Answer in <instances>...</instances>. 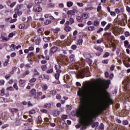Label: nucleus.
I'll return each mask as SVG.
<instances>
[{"instance_id": "37998d69", "label": "nucleus", "mask_w": 130, "mask_h": 130, "mask_svg": "<svg viewBox=\"0 0 130 130\" xmlns=\"http://www.w3.org/2000/svg\"><path fill=\"white\" fill-rule=\"evenodd\" d=\"M21 125V121L19 119L16 120L15 122V125Z\"/></svg>"}, {"instance_id": "bf43d9fd", "label": "nucleus", "mask_w": 130, "mask_h": 130, "mask_svg": "<svg viewBox=\"0 0 130 130\" xmlns=\"http://www.w3.org/2000/svg\"><path fill=\"white\" fill-rule=\"evenodd\" d=\"M59 111H54L53 115L54 116H57V115H58V113H59Z\"/></svg>"}, {"instance_id": "423d86ee", "label": "nucleus", "mask_w": 130, "mask_h": 130, "mask_svg": "<svg viewBox=\"0 0 130 130\" xmlns=\"http://www.w3.org/2000/svg\"><path fill=\"white\" fill-rule=\"evenodd\" d=\"M94 48H95L97 51H98L95 53L96 56H100V55L102 54V52H103V49L99 46H94Z\"/></svg>"}, {"instance_id": "338daca9", "label": "nucleus", "mask_w": 130, "mask_h": 130, "mask_svg": "<svg viewBox=\"0 0 130 130\" xmlns=\"http://www.w3.org/2000/svg\"><path fill=\"white\" fill-rule=\"evenodd\" d=\"M124 35H125V37H128V36H129V35H130L129 32L125 31L124 32Z\"/></svg>"}, {"instance_id": "72a5a7b5", "label": "nucleus", "mask_w": 130, "mask_h": 130, "mask_svg": "<svg viewBox=\"0 0 130 130\" xmlns=\"http://www.w3.org/2000/svg\"><path fill=\"white\" fill-rule=\"evenodd\" d=\"M93 9H94V7L92 6L87 7L85 8V11H91V10H93Z\"/></svg>"}, {"instance_id": "de8ad7c7", "label": "nucleus", "mask_w": 130, "mask_h": 130, "mask_svg": "<svg viewBox=\"0 0 130 130\" xmlns=\"http://www.w3.org/2000/svg\"><path fill=\"white\" fill-rule=\"evenodd\" d=\"M33 55H34V53H33V52H31L28 54L26 57H27V58H28V57H31L33 56Z\"/></svg>"}, {"instance_id": "f03ea898", "label": "nucleus", "mask_w": 130, "mask_h": 130, "mask_svg": "<svg viewBox=\"0 0 130 130\" xmlns=\"http://www.w3.org/2000/svg\"><path fill=\"white\" fill-rule=\"evenodd\" d=\"M78 96L80 97L81 101L80 111H77L76 112V115L77 117L79 118V124L75 125L76 128H80L83 124V116L82 115L81 111H85V109L87 108V103L85 99V95L84 93V90L81 89L78 91L77 93Z\"/></svg>"}, {"instance_id": "e2e57ef3", "label": "nucleus", "mask_w": 130, "mask_h": 130, "mask_svg": "<svg viewBox=\"0 0 130 130\" xmlns=\"http://www.w3.org/2000/svg\"><path fill=\"white\" fill-rule=\"evenodd\" d=\"M71 48L72 49H73V50H76V49H77V45H73L71 46Z\"/></svg>"}, {"instance_id": "a18cd8bd", "label": "nucleus", "mask_w": 130, "mask_h": 130, "mask_svg": "<svg viewBox=\"0 0 130 130\" xmlns=\"http://www.w3.org/2000/svg\"><path fill=\"white\" fill-rule=\"evenodd\" d=\"M42 0H35V3L36 5H39V4H41Z\"/></svg>"}, {"instance_id": "f704fd0d", "label": "nucleus", "mask_w": 130, "mask_h": 130, "mask_svg": "<svg viewBox=\"0 0 130 130\" xmlns=\"http://www.w3.org/2000/svg\"><path fill=\"white\" fill-rule=\"evenodd\" d=\"M34 76H39L40 75V73L37 71V70L35 69L34 71Z\"/></svg>"}, {"instance_id": "f3484780", "label": "nucleus", "mask_w": 130, "mask_h": 130, "mask_svg": "<svg viewBox=\"0 0 130 130\" xmlns=\"http://www.w3.org/2000/svg\"><path fill=\"white\" fill-rule=\"evenodd\" d=\"M29 74H30V71H29V70H27L21 74V77L22 78H24V77H26L27 75H29Z\"/></svg>"}, {"instance_id": "49530a36", "label": "nucleus", "mask_w": 130, "mask_h": 130, "mask_svg": "<svg viewBox=\"0 0 130 130\" xmlns=\"http://www.w3.org/2000/svg\"><path fill=\"white\" fill-rule=\"evenodd\" d=\"M44 31V28H40L38 29V33H42Z\"/></svg>"}, {"instance_id": "ea45409f", "label": "nucleus", "mask_w": 130, "mask_h": 130, "mask_svg": "<svg viewBox=\"0 0 130 130\" xmlns=\"http://www.w3.org/2000/svg\"><path fill=\"white\" fill-rule=\"evenodd\" d=\"M32 7H33V3H30L27 5V8L29 9H31Z\"/></svg>"}, {"instance_id": "7ed1b4c3", "label": "nucleus", "mask_w": 130, "mask_h": 130, "mask_svg": "<svg viewBox=\"0 0 130 130\" xmlns=\"http://www.w3.org/2000/svg\"><path fill=\"white\" fill-rule=\"evenodd\" d=\"M78 7L74 6L73 7L72 10H69L67 12V15L68 17H72V16H75L76 14H78Z\"/></svg>"}, {"instance_id": "864d4df0", "label": "nucleus", "mask_w": 130, "mask_h": 130, "mask_svg": "<svg viewBox=\"0 0 130 130\" xmlns=\"http://www.w3.org/2000/svg\"><path fill=\"white\" fill-rule=\"evenodd\" d=\"M115 68V64H112L111 66L110 70V71H114V69Z\"/></svg>"}, {"instance_id": "6ab92c4d", "label": "nucleus", "mask_w": 130, "mask_h": 130, "mask_svg": "<svg viewBox=\"0 0 130 130\" xmlns=\"http://www.w3.org/2000/svg\"><path fill=\"white\" fill-rule=\"evenodd\" d=\"M14 12H15V13H17L18 16H21V15H22V14H23V12H22L21 11H20L19 10V8H16L14 10Z\"/></svg>"}, {"instance_id": "f8f14e48", "label": "nucleus", "mask_w": 130, "mask_h": 130, "mask_svg": "<svg viewBox=\"0 0 130 130\" xmlns=\"http://www.w3.org/2000/svg\"><path fill=\"white\" fill-rule=\"evenodd\" d=\"M29 96L30 97H34L35 99L37 98L36 90L35 89H32V90L30 91Z\"/></svg>"}, {"instance_id": "9b49d317", "label": "nucleus", "mask_w": 130, "mask_h": 130, "mask_svg": "<svg viewBox=\"0 0 130 130\" xmlns=\"http://www.w3.org/2000/svg\"><path fill=\"white\" fill-rule=\"evenodd\" d=\"M122 85H124L126 90H130V82H122Z\"/></svg>"}, {"instance_id": "79ce46f5", "label": "nucleus", "mask_w": 130, "mask_h": 130, "mask_svg": "<svg viewBox=\"0 0 130 130\" xmlns=\"http://www.w3.org/2000/svg\"><path fill=\"white\" fill-rule=\"evenodd\" d=\"M124 44L125 47H127L128 45L129 44V43L128 42V40H126L124 41Z\"/></svg>"}, {"instance_id": "c9c22d12", "label": "nucleus", "mask_w": 130, "mask_h": 130, "mask_svg": "<svg viewBox=\"0 0 130 130\" xmlns=\"http://www.w3.org/2000/svg\"><path fill=\"white\" fill-rule=\"evenodd\" d=\"M55 69L56 72H57V71H61V70H59L60 69V65H59V64L55 65Z\"/></svg>"}, {"instance_id": "a19ab883", "label": "nucleus", "mask_w": 130, "mask_h": 130, "mask_svg": "<svg viewBox=\"0 0 130 130\" xmlns=\"http://www.w3.org/2000/svg\"><path fill=\"white\" fill-rule=\"evenodd\" d=\"M78 44H79V45H82V44H83V39H79L78 41Z\"/></svg>"}, {"instance_id": "e433bc0d", "label": "nucleus", "mask_w": 130, "mask_h": 130, "mask_svg": "<svg viewBox=\"0 0 130 130\" xmlns=\"http://www.w3.org/2000/svg\"><path fill=\"white\" fill-rule=\"evenodd\" d=\"M122 124L123 125H127L128 124V121L127 120H123L122 121Z\"/></svg>"}, {"instance_id": "bb28decb", "label": "nucleus", "mask_w": 130, "mask_h": 130, "mask_svg": "<svg viewBox=\"0 0 130 130\" xmlns=\"http://www.w3.org/2000/svg\"><path fill=\"white\" fill-rule=\"evenodd\" d=\"M110 27H111V23H109L107 25L106 27L104 28L105 31H107L109 30Z\"/></svg>"}, {"instance_id": "5fc2aeb1", "label": "nucleus", "mask_w": 130, "mask_h": 130, "mask_svg": "<svg viewBox=\"0 0 130 130\" xmlns=\"http://www.w3.org/2000/svg\"><path fill=\"white\" fill-rule=\"evenodd\" d=\"M46 68H47L46 65H42L41 66L42 70V71H43V72H44V71H45L46 70Z\"/></svg>"}, {"instance_id": "13d9d810", "label": "nucleus", "mask_w": 130, "mask_h": 130, "mask_svg": "<svg viewBox=\"0 0 130 130\" xmlns=\"http://www.w3.org/2000/svg\"><path fill=\"white\" fill-rule=\"evenodd\" d=\"M42 88L45 91V90H47L48 87L46 84H44V85H43Z\"/></svg>"}, {"instance_id": "5701e85b", "label": "nucleus", "mask_w": 130, "mask_h": 130, "mask_svg": "<svg viewBox=\"0 0 130 130\" xmlns=\"http://www.w3.org/2000/svg\"><path fill=\"white\" fill-rule=\"evenodd\" d=\"M51 106V104L50 103H47L43 106V108H47L48 109L49 108H50V107Z\"/></svg>"}, {"instance_id": "58836bf2", "label": "nucleus", "mask_w": 130, "mask_h": 130, "mask_svg": "<svg viewBox=\"0 0 130 130\" xmlns=\"http://www.w3.org/2000/svg\"><path fill=\"white\" fill-rule=\"evenodd\" d=\"M66 32H70L72 31V28L70 26H66Z\"/></svg>"}, {"instance_id": "c85d7f7f", "label": "nucleus", "mask_w": 130, "mask_h": 130, "mask_svg": "<svg viewBox=\"0 0 130 130\" xmlns=\"http://www.w3.org/2000/svg\"><path fill=\"white\" fill-rule=\"evenodd\" d=\"M109 55H110V53L108 52H106L103 56V57L107 58Z\"/></svg>"}, {"instance_id": "9d476101", "label": "nucleus", "mask_w": 130, "mask_h": 130, "mask_svg": "<svg viewBox=\"0 0 130 130\" xmlns=\"http://www.w3.org/2000/svg\"><path fill=\"white\" fill-rule=\"evenodd\" d=\"M68 21L66 22V25H72L75 23V20H74V18H72V17H68Z\"/></svg>"}, {"instance_id": "0eeeda50", "label": "nucleus", "mask_w": 130, "mask_h": 130, "mask_svg": "<svg viewBox=\"0 0 130 130\" xmlns=\"http://www.w3.org/2000/svg\"><path fill=\"white\" fill-rule=\"evenodd\" d=\"M82 67H85V60H81L80 62L75 64V68L76 70L82 68Z\"/></svg>"}, {"instance_id": "f257e3e1", "label": "nucleus", "mask_w": 130, "mask_h": 130, "mask_svg": "<svg viewBox=\"0 0 130 130\" xmlns=\"http://www.w3.org/2000/svg\"><path fill=\"white\" fill-rule=\"evenodd\" d=\"M106 110L105 106L103 105L98 106L96 109H94V114L93 116L88 115L86 117V122L84 124V121H82V127L80 130H85L87 128V126H90L91 123L94 121V119L98 117L99 115L103 113V111Z\"/></svg>"}, {"instance_id": "39448f33", "label": "nucleus", "mask_w": 130, "mask_h": 130, "mask_svg": "<svg viewBox=\"0 0 130 130\" xmlns=\"http://www.w3.org/2000/svg\"><path fill=\"white\" fill-rule=\"evenodd\" d=\"M61 118L62 119L59 121L60 127L61 128H64L66 127V115H62Z\"/></svg>"}, {"instance_id": "aec40b11", "label": "nucleus", "mask_w": 130, "mask_h": 130, "mask_svg": "<svg viewBox=\"0 0 130 130\" xmlns=\"http://www.w3.org/2000/svg\"><path fill=\"white\" fill-rule=\"evenodd\" d=\"M76 20L78 23H82L83 22V19H82V17L80 16H77L76 17Z\"/></svg>"}, {"instance_id": "4c0bfd02", "label": "nucleus", "mask_w": 130, "mask_h": 130, "mask_svg": "<svg viewBox=\"0 0 130 130\" xmlns=\"http://www.w3.org/2000/svg\"><path fill=\"white\" fill-rule=\"evenodd\" d=\"M93 25L96 27H98L99 26V21L98 20H94Z\"/></svg>"}, {"instance_id": "052dcab7", "label": "nucleus", "mask_w": 130, "mask_h": 130, "mask_svg": "<svg viewBox=\"0 0 130 130\" xmlns=\"http://www.w3.org/2000/svg\"><path fill=\"white\" fill-rule=\"evenodd\" d=\"M104 29L102 27H101L99 28V29L96 31V33L99 34L101 33V32H102Z\"/></svg>"}, {"instance_id": "473e14b6", "label": "nucleus", "mask_w": 130, "mask_h": 130, "mask_svg": "<svg viewBox=\"0 0 130 130\" xmlns=\"http://www.w3.org/2000/svg\"><path fill=\"white\" fill-rule=\"evenodd\" d=\"M86 60L87 63L89 64V66H91V64H92V61L91 60V59L87 58V59Z\"/></svg>"}, {"instance_id": "b1692460", "label": "nucleus", "mask_w": 130, "mask_h": 130, "mask_svg": "<svg viewBox=\"0 0 130 130\" xmlns=\"http://www.w3.org/2000/svg\"><path fill=\"white\" fill-rule=\"evenodd\" d=\"M83 56L86 60L87 58H89L90 57V54L89 53H87V52L84 53Z\"/></svg>"}, {"instance_id": "4468645a", "label": "nucleus", "mask_w": 130, "mask_h": 130, "mask_svg": "<svg viewBox=\"0 0 130 130\" xmlns=\"http://www.w3.org/2000/svg\"><path fill=\"white\" fill-rule=\"evenodd\" d=\"M104 129V124H103V123H101L100 124L99 127H96L95 128V130H103Z\"/></svg>"}, {"instance_id": "ddd939ff", "label": "nucleus", "mask_w": 130, "mask_h": 130, "mask_svg": "<svg viewBox=\"0 0 130 130\" xmlns=\"http://www.w3.org/2000/svg\"><path fill=\"white\" fill-rule=\"evenodd\" d=\"M9 111H10V112H11V113L14 115V113H18L19 110L16 108H11L9 109Z\"/></svg>"}, {"instance_id": "c756f323", "label": "nucleus", "mask_w": 130, "mask_h": 130, "mask_svg": "<svg viewBox=\"0 0 130 130\" xmlns=\"http://www.w3.org/2000/svg\"><path fill=\"white\" fill-rule=\"evenodd\" d=\"M59 31H60V28H59L58 27H57L55 29H53V32L55 34H57V33H58V32H59Z\"/></svg>"}, {"instance_id": "69168bd1", "label": "nucleus", "mask_w": 130, "mask_h": 130, "mask_svg": "<svg viewBox=\"0 0 130 130\" xmlns=\"http://www.w3.org/2000/svg\"><path fill=\"white\" fill-rule=\"evenodd\" d=\"M105 78H108L109 77V73L108 72H106L105 73Z\"/></svg>"}, {"instance_id": "2eb2a0df", "label": "nucleus", "mask_w": 130, "mask_h": 130, "mask_svg": "<svg viewBox=\"0 0 130 130\" xmlns=\"http://www.w3.org/2000/svg\"><path fill=\"white\" fill-rule=\"evenodd\" d=\"M57 49H58L57 47L54 46L51 48L50 51L51 53H55V52H56V51H57Z\"/></svg>"}, {"instance_id": "412c9836", "label": "nucleus", "mask_w": 130, "mask_h": 130, "mask_svg": "<svg viewBox=\"0 0 130 130\" xmlns=\"http://www.w3.org/2000/svg\"><path fill=\"white\" fill-rule=\"evenodd\" d=\"M90 125H91L92 128H94L95 126H98V125H99V123L98 122H93L90 124Z\"/></svg>"}, {"instance_id": "603ef678", "label": "nucleus", "mask_w": 130, "mask_h": 130, "mask_svg": "<svg viewBox=\"0 0 130 130\" xmlns=\"http://www.w3.org/2000/svg\"><path fill=\"white\" fill-rule=\"evenodd\" d=\"M50 94H52V95H56V90H51L50 91Z\"/></svg>"}, {"instance_id": "6e6d98bb", "label": "nucleus", "mask_w": 130, "mask_h": 130, "mask_svg": "<svg viewBox=\"0 0 130 130\" xmlns=\"http://www.w3.org/2000/svg\"><path fill=\"white\" fill-rule=\"evenodd\" d=\"M114 74L113 73H111L109 75V79H110V80H112V79H113V77H114Z\"/></svg>"}, {"instance_id": "0e129e2a", "label": "nucleus", "mask_w": 130, "mask_h": 130, "mask_svg": "<svg viewBox=\"0 0 130 130\" xmlns=\"http://www.w3.org/2000/svg\"><path fill=\"white\" fill-rule=\"evenodd\" d=\"M29 114H34L35 113V110H31L29 111L28 112Z\"/></svg>"}, {"instance_id": "8fccbe9b", "label": "nucleus", "mask_w": 130, "mask_h": 130, "mask_svg": "<svg viewBox=\"0 0 130 130\" xmlns=\"http://www.w3.org/2000/svg\"><path fill=\"white\" fill-rule=\"evenodd\" d=\"M108 61H109V60L108 59L103 60L102 61L103 63H105L106 64H107V63H108Z\"/></svg>"}, {"instance_id": "2f4dec72", "label": "nucleus", "mask_w": 130, "mask_h": 130, "mask_svg": "<svg viewBox=\"0 0 130 130\" xmlns=\"http://www.w3.org/2000/svg\"><path fill=\"white\" fill-rule=\"evenodd\" d=\"M82 18L83 19H88V14L84 13L82 14Z\"/></svg>"}, {"instance_id": "774afa93", "label": "nucleus", "mask_w": 130, "mask_h": 130, "mask_svg": "<svg viewBox=\"0 0 130 130\" xmlns=\"http://www.w3.org/2000/svg\"><path fill=\"white\" fill-rule=\"evenodd\" d=\"M16 53L15 52H13L11 54L10 56L11 57H15V56H16Z\"/></svg>"}, {"instance_id": "cd10ccee", "label": "nucleus", "mask_w": 130, "mask_h": 130, "mask_svg": "<svg viewBox=\"0 0 130 130\" xmlns=\"http://www.w3.org/2000/svg\"><path fill=\"white\" fill-rule=\"evenodd\" d=\"M37 122L38 123H42V118L40 116H39L37 118Z\"/></svg>"}, {"instance_id": "c03bdc74", "label": "nucleus", "mask_w": 130, "mask_h": 130, "mask_svg": "<svg viewBox=\"0 0 130 130\" xmlns=\"http://www.w3.org/2000/svg\"><path fill=\"white\" fill-rule=\"evenodd\" d=\"M1 38L2 39V41L4 42H7V41H8V38L4 37L1 36Z\"/></svg>"}, {"instance_id": "393cba45", "label": "nucleus", "mask_w": 130, "mask_h": 130, "mask_svg": "<svg viewBox=\"0 0 130 130\" xmlns=\"http://www.w3.org/2000/svg\"><path fill=\"white\" fill-rule=\"evenodd\" d=\"M7 20V22H10V21H11L10 23H15V22L17 21V19L15 18V19H12V18H8Z\"/></svg>"}, {"instance_id": "20e7f679", "label": "nucleus", "mask_w": 130, "mask_h": 130, "mask_svg": "<svg viewBox=\"0 0 130 130\" xmlns=\"http://www.w3.org/2000/svg\"><path fill=\"white\" fill-rule=\"evenodd\" d=\"M86 74H87V71L85 70H82L81 71L79 70L78 74L77 75L78 78H80V79H83V78L87 76Z\"/></svg>"}, {"instance_id": "dca6fc26", "label": "nucleus", "mask_w": 130, "mask_h": 130, "mask_svg": "<svg viewBox=\"0 0 130 130\" xmlns=\"http://www.w3.org/2000/svg\"><path fill=\"white\" fill-rule=\"evenodd\" d=\"M61 73V71H56V74H55L54 77L56 79V80H58L59 79V74Z\"/></svg>"}, {"instance_id": "6e6552de", "label": "nucleus", "mask_w": 130, "mask_h": 130, "mask_svg": "<svg viewBox=\"0 0 130 130\" xmlns=\"http://www.w3.org/2000/svg\"><path fill=\"white\" fill-rule=\"evenodd\" d=\"M33 11L35 13H40V12L42 11V8L40 5H36L34 6Z\"/></svg>"}, {"instance_id": "a211bd4d", "label": "nucleus", "mask_w": 130, "mask_h": 130, "mask_svg": "<svg viewBox=\"0 0 130 130\" xmlns=\"http://www.w3.org/2000/svg\"><path fill=\"white\" fill-rule=\"evenodd\" d=\"M108 83V84H105L103 86V89H104V90H107V89L109 88V85H110V82Z\"/></svg>"}, {"instance_id": "09e8293b", "label": "nucleus", "mask_w": 130, "mask_h": 130, "mask_svg": "<svg viewBox=\"0 0 130 130\" xmlns=\"http://www.w3.org/2000/svg\"><path fill=\"white\" fill-rule=\"evenodd\" d=\"M40 42H41V40L40 39L36 40V44L37 45H39V44H40Z\"/></svg>"}, {"instance_id": "a878e982", "label": "nucleus", "mask_w": 130, "mask_h": 130, "mask_svg": "<svg viewBox=\"0 0 130 130\" xmlns=\"http://www.w3.org/2000/svg\"><path fill=\"white\" fill-rule=\"evenodd\" d=\"M87 30L90 31H95V27L93 26H90L87 27Z\"/></svg>"}, {"instance_id": "7c9ffc66", "label": "nucleus", "mask_w": 130, "mask_h": 130, "mask_svg": "<svg viewBox=\"0 0 130 130\" xmlns=\"http://www.w3.org/2000/svg\"><path fill=\"white\" fill-rule=\"evenodd\" d=\"M70 59L71 61H75V55L72 54L70 56Z\"/></svg>"}, {"instance_id": "4d7b16f0", "label": "nucleus", "mask_w": 130, "mask_h": 130, "mask_svg": "<svg viewBox=\"0 0 130 130\" xmlns=\"http://www.w3.org/2000/svg\"><path fill=\"white\" fill-rule=\"evenodd\" d=\"M77 5L78 7H84V4H83V3L77 2Z\"/></svg>"}, {"instance_id": "4be33fe9", "label": "nucleus", "mask_w": 130, "mask_h": 130, "mask_svg": "<svg viewBox=\"0 0 130 130\" xmlns=\"http://www.w3.org/2000/svg\"><path fill=\"white\" fill-rule=\"evenodd\" d=\"M67 6L68 8H72L73 6H74V3L69 1L67 3Z\"/></svg>"}, {"instance_id": "3c124183", "label": "nucleus", "mask_w": 130, "mask_h": 130, "mask_svg": "<svg viewBox=\"0 0 130 130\" xmlns=\"http://www.w3.org/2000/svg\"><path fill=\"white\" fill-rule=\"evenodd\" d=\"M24 27H25V24H20L19 25V29H24Z\"/></svg>"}, {"instance_id": "1a4fd4ad", "label": "nucleus", "mask_w": 130, "mask_h": 130, "mask_svg": "<svg viewBox=\"0 0 130 130\" xmlns=\"http://www.w3.org/2000/svg\"><path fill=\"white\" fill-rule=\"evenodd\" d=\"M86 82H110V80H106L103 78L93 79L91 81H86Z\"/></svg>"}, {"instance_id": "680f3d73", "label": "nucleus", "mask_w": 130, "mask_h": 130, "mask_svg": "<svg viewBox=\"0 0 130 130\" xmlns=\"http://www.w3.org/2000/svg\"><path fill=\"white\" fill-rule=\"evenodd\" d=\"M51 23V21L47 20L45 22V25H48L49 24H50Z\"/></svg>"}]
</instances>
